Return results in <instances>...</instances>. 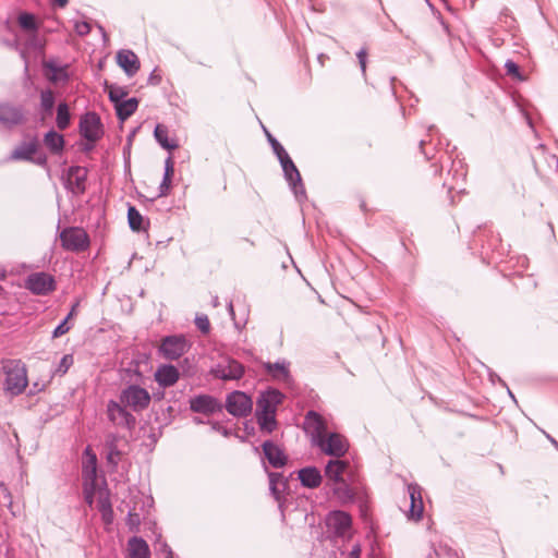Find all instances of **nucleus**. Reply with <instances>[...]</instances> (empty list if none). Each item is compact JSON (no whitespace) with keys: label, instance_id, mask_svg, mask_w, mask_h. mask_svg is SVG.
I'll return each instance as SVG.
<instances>
[{"label":"nucleus","instance_id":"nucleus-33","mask_svg":"<svg viewBox=\"0 0 558 558\" xmlns=\"http://www.w3.org/2000/svg\"><path fill=\"white\" fill-rule=\"evenodd\" d=\"M17 22L25 32L36 33L38 31V24L32 13L22 12L17 17Z\"/></svg>","mask_w":558,"mask_h":558},{"label":"nucleus","instance_id":"nucleus-63","mask_svg":"<svg viewBox=\"0 0 558 558\" xmlns=\"http://www.w3.org/2000/svg\"><path fill=\"white\" fill-rule=\"evenodd\" d=\"M424 144H425V141H424V140H422V141L420 142V147H421V149L423 148Z\"/></svg>","mask_w":558,"mask_h":558},{"label":"nucleus","instance_id":"nucleus-31","mask_svg":"<svg viewBox=\"0 0 558 558\" xmlns=\"http://www.w3.org/2000/svg\"><path fill=\"white\" fill-rule=\"evenodd\" d=\"M289 363L286 361L276 362V363H267L265 364L266 371L275 378L288 380L289 379Z\"/></svg>","mask_w":558,"mask_h":558},{"label":"nucleus","instance_id":"nucleus-61","mask_svg":"<svg viewBox=\"0 0 558 558\" xmlns=\"http://www.w3.org/2000/svg\"><path fill=\"white\" fill-rule=\"evenodd\" d=\"M228 307H229L230 313L232 314V313H233V305H232V303H231V302L229 303V306H228Z\"/></svg>","mask_w":558,"mask_h":558},{"label":"nucleus","instance_id":"nucleus-24","mask_svg":"<svg viewBox=\"0 0 558 558\" xmlns=\"http://www.w3.org/2000/svg\"><path fill=\"white\" fill-rule=\"evenodd\" d=\"M131 558H150L148 544L142 537L133 536L128 542Z\"/></svg>","mask_w":558,"mask_h":558},{"label":"nucleus","instance_id":"nucleus-26","mask_svg":"<svg viewBox=\"0 0 558 558\" xmlns=\"http://www.w3.org/2000/svg\"><path fill=\"white\" fill-rule=\"evenodd\" d=\"M44 68L48 71L47 76H48L49 81H51L53 83L59 82V81L65 82L69 78V75L66 72V65L62 66V65L57 64V62L53 60H48V61L44 62Z\"/></svg>","mask_w":558,"mask_h":558},{"label":"nucleus","instance_id":"nucleus-54","mask_svg":"<svg viewBox=\"0 0 558 558\" xmlns=\"http://www.w3.org/2000/svg\"><path fill=\"white\" fill-rule=\"evenodd\" d=\"M544 435L546 436V438L554 445V447L558 450V441L551 437L549 434H547L546 432H544Z\"/></svg>","mask_w":558,"mask_h":558},{"label":"nucleus","instance_id":"nucleus-49","mask_svg":"<svg viewBox=\"0 0 558 558\" xmlns=\"http://www.w3.org/2000/svg\"><path fill=\"white\" fill-rule=\"evenodd\" d=\"M508 74H519V66L511 60H508L505 64Z\"/></svg>","mask_w":558,"mask_h":558},{"label":"nucleus","instance_id":"nucleus-7","mask_svg":"<svg viewBox=\"0 0 558 558\" xmlns=\"http://www.w3.org/2000/svg\"><path fill=\"white\" fill-rule=\"evenodd\" d=\"M190 344L182 335L167 336L162 339L159 351L167 360H178L187 350Z\"/></svg>","mask_w":558,"mask_h":558},{"label":"nucleus","instance_id":"nucleus-14","mask_svg":"<svg viewBox=\"0 0 558 558\" xmlns=\"http://www.w3.org/2000/svg\"><path fill=\"white\" fill-rule=\"evenodd\" d=\"M190 409L195 413L213 414L221 411L222 405L209 395H198L190 400Z\"/></svg>","mask_w":558,"mask_h":558},{"label":"nucleus","instance_id":"nucleus-38","mask_svg":"<svg viewBox=\"0 0 558 558\" xmlns=\"http://www.w3.org/2000/svg\"><path fill=\"white\" fill-rule=\"evenodd\" d=\"M284 486L282 481V476L279 473H269V489L276 500L280 499V489L279 486Z\"/></svg>","mask_w":558,"mask_h":558},{"label":"nucleus","instance_id":"nucleus-6","mask_svg":"<svg viewBox=\"0 0 558 558\" xmlns=\"http://www.w3.org/2000/svg\"><path fill=\"white\" fill-rule=\"evenodd\" d=\"M60 241L65 250L73 252L85 251L89 245L87 233L82 228L76 227L65 228L60 233Z\"/></svg>","mask_w":558,"mask_h":558},{"label":"nucleus","instance_id":"nucleus-39","mask_svg":"<svg viewBox=\"0 0 558 558\" xmlns=\"http://www.w3.org/2000/svg\"><path fill=\"white\" fill-rule=\"evenodd\" d=\"M96 456L89 454V459L83 468V475L86 481L94 482L96 477Z\"/></svg>","mask_w":558,"mask_h":558},{"label":"nucleus","instance_id":"nucleus-28","mask_svg":"<svg viewBox=\"0 0 558 558\" xmlns=\"http://www.w3.org/2000/svg\"><path fill=\"white\" fill-rule=\"evenodd\" d=\"M138 100L136 98H130L126 100L120 101L117 106H114L117 116L121 121L130 118L137 109Z\"/></svg>","mask_w":558,"mask_h":558},{"label":"nucleus","instance_id":"nucleus-32","mask_svg":"<svg viewBox=\"0 0 558 558\" xmlns=\"http://www.w3.org/2000/svg\"><path fill=\"white\" fill-rule=\"evenodd\" d=\"M71 116L69 106L65 102H61L57 108L56 124L59 130H65L70 125Z\"/></svg>","mask_w":558,"mask_h":558},{"label":"nucleus","instance_id":"nucleus-58","mask_svg":"<svg viewBox=\"0 0 558 558\" xmlns=\"http://www.w3.org/2000/svg\"><path fill=\"white\" fill-rule=\"evenodd\" d=\"M36 162H37V163H39V165L45 163V162H46V157H44V156H43V157H39V158L36 160Z\"/></svg>","mask_w":558,"mask_h":558},{"label":"nucleus","instance_id":"nucleus-23","mask_svg":"<svg viewBox=\"0 0 558 558\" xmlns=\"http://www.w3.org/2000/svg\"><path fill=\"white\" fill-rule=\"evenodd\" d=\"M322 478L320 472L315 466L303 468L299 471V480L305 487H318L322 483Z\"/></svg>","mask_w":558,"mask_h":558},{"label":"nucleus","instance_id":"nucleus-34","mask_svg":"<svg viewBox=\"0 0 558 558\" xmlns=\"http://www.w3.org/2000/svg\"><path fill=\"white\" fill-rule=\"evenodd\" d=\"M54 107V94L51 89H45L40 93V108L45 116H51Z\"/></svg>","mask_w":558,"mask_h":558},{"label":"nucleus","instance_id":"nucleus-27","mask_svg":"<svg viewBox=\"0 0 558 558\" xmlns=\"http://www.w3.org/2000/svg\"><path fill=\"white\" fill-rule=\"evenodd\" d=\"M44 144L53 154H60L64 147V137L53 130H50L45 134Z\"/></svg>","mask_w":558,"mask_h":558},{"label":"nucleus","instance_id":"nucleus-16","mask_svg":"<svg viewBox=\"0 0 558 558\" xmlns=\"http://www.w3.org/2000/svg\"><path fill=\"white\" fill-rule=\"evenodd\" d=\"M87 179V169L80 166L70 167L68 171V187L74 194H83L85 192Z\"/></svg>","mask_w":558,"mask_h":558},{"label":"nucleus","instance_id":"nucleus-5","mask_svg":"<svg viewBox=\"0 0 558 558\" xmlns=\"http://www.w3.org/2000/svg\"><path fill=\"white\" fill-rule=\"evenodd\" d=\"M80 133L92 143V145L85 147V150L92 149L93 143L98 141L102 135V125L99 116L95 112H87L82 116L80 120Z\"/></svg>","mask_w":558,"mask_h":558},{"label":"nucleus","instance_id":"nucleus-2","mask_svg":"<svg viewBox=\"0 0 558 558\" xmlns=\"http://www.w3.org/2000/svg\"><path fill=\"white\" fill-rule=\"evenodd\" d=\"M5 374L4 387L12 396L21 395L27 387V371L20 360L7 361L3 365Z\"/></svg>","mask_w":558,"mask_h":558},{"label":"nucleus","instance_id":"nucleus-8","mask_svg":"<svg viewBox=\"0 0 558 558\" xmlns=\"http://www.w3.org/2000/svg\"><path fill=\"white\" fill-rule=\"evenodd\" d=\"M253 401L245 392L235 390L227 396L226 409L235 417H244L252 411Z\"/></svg>","mask_w":558,"mask_h":558},{"label":"nucleus","instance_id":"nucleus-40","mask_svg":"<svg viewBox=\"0 0 558 558\" xmlns=\"http://www.w3.org/2000/svg\"><path fill=\"white\" fill-rule=\"evenodd\" d=\"M141 524V515L135 511V509H132L129 511L126 517V525L131 531H137L138 526Z\"/></svg>","mask_w":558,"mask_h":558},{"label":"nucleus","instance_id":"nucleus-18","mask_svg":"<svg viewBox=\"0 0 558 558\" xmlns=\"http://www.w3.org/2000/svg\"><path fill=\"white\" fill-rule=\"evenodd\" d=\"M117 63L129 76H133L140 70L138 58L131 50H120L117 53Z\"/></svg>","mask_w":558,"mask_h":558},{"label":"nucleus","instance_id":"nucleus-46","mask_svg":"<svg viewBox=\"0 0 558 558\" xmlns=\"http://www.w3.org/2000/svg\"><path fill=\"white\" fill-rule=\"evenodd\" d=\"M359 64L362 71V74L365 76L366 74V63H367V50L365 48H362L356 53Z\"/></svg>","mask_w":558,"mask_h":558},{"label":"nucleus","instance_id":"nucleus-48","mask_svg":"<svg viewBox=\"0 0 558 558\" xmlns=\"http://www.w3.org/2000/svg\"><path fill=\"white\" fill-rule=\"evenodd\" d=\"M457 165L459 166V169H458V168H457V169H454V175H453V178H456V177H457L458 179H460L461 181H463V180H464V178H465V175H466V172H465V170H464V168H463V166H462V162H461V161H458V162H454V161H453V162H452V166H453V167H456Z\"/></svg>","mask_w":558,"mask_h":558},{"label":"nucleus","instance_id":"nucleus-1","mask_svg":"<svg viewBox=\"0 0 558 558\" xmlns=\"http://www.w3.org/2000/svg\"><path fill=\"white\" fill-rule=\"evenodd\" d=\"M304 429L311 434L313 441L324 453L339 458L347 452V440L337 433L327 435L326 422L317 412L308 411L306 413Z\"/></svg>","mask_w":558,"mask_h":558},{"label":"nucleus","instance_id":"nucleus-11","mask_svg":"<svg viewBox=\"0 0 558 558\" xmlns=\"http://www.w3.org/2000/svg\"><path fill=\"white\" fill-rule=\"evenodd\" d=\"M125 408L121 401L110 400L107 404L108 418L117 426L132 429L135 426L136 420Z\"/></svg>","mask_w":558,"mask_h":558},{"label":"nucleus","instance_id":"nucleus-30","mask_svg":"<svg viewBox=\"0 0 558 558\" xmlns=\"http://www.w3.org/2000/svg\"><path fill=\"white\" fill-rule=\"evenodd\" d=\"M173 171H174V168H173L172 158L168 157L165 161V173H163L162 181L159 185L158 197L168 195L170 186H171V178H172Z\"/></svg>","mask_w":558,"mask_h":558},{"label":"nucleus","instance_id":"nucleus-15","mask_svg":"<svg viewBox=\"0 0 558 558\" xmlns=\"http://www.w3.org/2000/svg\"><path fill=\"white\" fill-rule=\"evenodd\" d=\"M215 376L222 380H236L244 374V367L235 360H229L227 363L219 364L214 371Z\"/></svg>","mask_w":558,"mask_h":558},{"label":"nucleus","instance_id":"nucleus-45","mask_svg":"<svg viewBox=\"0 0 558 558\" xmlns=\"http://www.w3.org/2000/svg\"><path fill=\"white\" fill-rule=\"evenodd\" d=\"M155 549L160 554L163 555L165 558H171L172 557V550L168 546L166 542H162L161 539H158L155 544Z\"/></svg>","mask_w":558,"mask_h":558},{"label":"nucleus","instance_id":"nucleus-12","mask_svg":"<svg viewBox=\"0 0 558 558\" xmlns=\"http://www.w3.org/2000/svg\"><path fill=\"white\" fill-rule=\"evenodd\" d=\"M25 119L24 109L20 105L0 102V123L11 129L23 123Z\"/></svg>","mask_w":558,"mask_h":558},{"label":"nucleus","instance_id":"nucleus-35","mask_svg":"<svg viewBox=\"0 0 558 558\" xmlns=\"http://www.w3.org/2000/svg\"><path fill=\"white\" fill-rule=\"evenodd\" d=\"M276 414H260L256 413L257 422L262 430H266L267 433H271L276 426Z\"/></svg>","mask_w":558,"mask_h":558},{"label":"nucleus","instance_id":"nucleus-52","mask_svg":"<svg viewBox=\"0 0 558 558\" xmlns=\"http://www.w3.org/2000/svg\"><path fill=\"white\" fill-rule=\"evenodd\" d=\"M213 429L218 433H221L225 437L229 436V430L226 427L219 425L218 423L213 424Z\"/></svg>","mask_w":558,"mask_h":558},{"label":"nucleus","instance_id":"nucleus-59","mask_svg":"<svg viewBox=\"0 0 558 558\" xmlns=\"http://www.w3.org/2000/svg\"><path fill=\"white\" fill-rule=\"evenodd\" d=\"M213 305H214V306H218V305H219L218 296H215V298H214V300H213Z\"/></svg>","mask_w":558,"mask_h":558},{"label":"nucleus","instance_id":"nucleus-62","mask_svg":"<svg viewBox=\"0 0 558 558\" xmlns=\"http://www.w3.org/2000/svg\"><path fill=\"white\" fill-rule=\"evenodd\" d=\"M76 306H77V304H75V305L72 307L71 312H70V313H72V316H73V315H74V313H75V308H76Z\"/></svg>","mask_w":558,"mask_h":558},{"label":"nucleus","instance_id":"nucleus-60","mask_svg":"<svg viewBox=\"0 0 558 558\" xmlns=\"http://www.w3.org/2000/svg\"><path fill=\"white\" fill-rule=\"evenodd\" d=\"M86 500L88 504H92L93 502V497L92 496H86Z\"/></svg>","mask_w":558,"mask_h":558},{"label":"nucleus","instance_id":"nucleus-10","mask_svg":"<svg viewBox=\"0 0 558 558\" xmlns=\"http://www.w3.org/2000/svg\"><path fill=\"white\" fill-rule=\"evenodd\" d=\"M280 165L284 178L288 181L289 185L291 186L296 199L300 202L304 201L306 198L305 187L296 166L294 165L290 157L288 159H284L283 162Z\"/></svg>","mask_w":558,"mask_h":558},{"label":"nucleus","instance_id":"nucleus-21","mask_svg":"<svg viewBox=\"0 0 558 558\" xmlns=\"http://www.w3.org/2000/svg\"><path fill=\"white\" fill-rule=\"evenodd\" d=\"M408 493L411 500L410 514L412 518L420 519L424 510L422 489L417 484H410Z\"/></svg>","mask_w":558,"mask_h":558},{"label":"nucleus","instance_id":"nucleus-53","mask_svg":"<svg viewBox=\"0 0 558 558\" xmlns=\"http://www.w3.org/2000/svg\"><path fill=\"white\" fill-rule=\"evenodd\" d=\"M360 557H361V546L359 544H355L350 551V558H360Z\"/></svg>","mask_w":558,"mask_h":558},{"label":"nucleus","instance_id":"nucleus-55","mask_svg":"<svg viewBox=\"0 0 558 558\" xmlns=\"http://www.w3.org/2000/svg\"><path fill=\"white\" fill-rule=\"evenodd\" d=\"M59 8H64L68 4V0H53Z\"/></svg>","mask_w":558,"mask_h":558},{"label":"nucleus","instance_id":"nucleus-17","mask_svg":"<svg viewBox=\"0 0 558 558\" xmlns=\"http://www.w3.org/2000/svg\"><path fill=\"white\" fill-rule=\"evenodd\" d=\"M154 377L160 387L167 388L173 386L179 380L180 373L175 366L163 364L156 369Z\"/></svg>","mask_w":558,"mask_h":558},{"label":"nucleus","instance_id":"nucleus-44","mask_svg":"<svg viewBox=\"0 0 558 558\" xmlns=\"http://www.w3.org/2000/svg\"><path fill=\"white\" fill-rule=\"evenodd\" d=\"M124 96L125 92L121 87H113L109 92V99L114 104V106L122 101Z\"/></svg>","mask_w":558,"mask_h":558},{"label":"nucleus","instance_id":"nucleus-29","mask_svg":"<svg viewBox=\"0 0 558 558\" xmlns=\"http://www.w3.org/2000/svg\"><path fill=\"white\" fill-rule=\"evenodd\" d=\"M154 136L158 144L168 150H174L178 148V143L175 141H170L168 137V128L163 124H157L154 131Z\"/></svg>","mask_w":558,"mask_h":558},{"label":"nucleus","instance_id":"nucleus-9","mask_svg":"<svg viewBox=\"0 0 558 558\" xmlns=\"http://www.w3.org/2000/svg\"><path fill=\"white\" fill-rule=\"evenodd\" d=\"M25 288L36 295H47L56 289V280L48 272H34L27 276Z\"/></svg>","mask_w":558,"mask_h":558},{"label":"nucleus","instance_id":"nucleus-43","mask_svg":"<svg viewBox=\"0 0 558 558\" xmlns=\"http://www.w3.org/2000/svg\"><path fill=\"white\" fill-rule=\"evenodd\" d=\"M195 325L203 333H207L210 329V323L206 315L196 316Z\"/></svg>","mask_w":558,"mask_h":558},{"label":"nucleus","instance_id":"nucleus-57","mask_svg":"<svg viewBox=\"0 0 558 558\" xmlns=\"http://www.w3.org/2000/svg\"><path fill=\"white\" fill-rule=\"evenodd\" d=\"M21 57L25 60V72H27V71H28V63H27V60H26L25 53H24V52H22V53H21Z\"/></svg>","mask_w":558,"mask_h":558},{"label":"nucleus","instance_id":"nucleus-36","mask_svg":"<svg viewBox=\"0 0 558 558\" xmlns=\"http://www.w3.org/2000/svg\"><path fill=\"white\" fill-rule=\"evenodd\" d=\"M129 226L133 231H140L142 229L143 217L141 213L133 206L128 209Z\"/></svg>","mask_w":558,"mask_h":558},{"label":"nucleus","instance_id":"nucleus-3","mask_svg":"<svg viewBox=\"0 0 558 558\" xmlns=\"http://www.w3.org/2000/svg\"><path fill=\"white\" fill-rule=\"evenodd\" d=\"M151 397L149 392L138 385H130L120 393V401L124 407L141 412L149 407Z\"/></svg>","mask_w":558,"mask_h":558},{"label":"nucleus","instance_id":"nucleus-50","mask_svg":"<svg viewBox=\"0 0 558 558\" xmlns=\"http://www.w3.org/2000/svg\"><path fill=\"white\" fill-rule=\"evenodd\" d=\"M274 153L276 154L280 163H282L284 159H288L290 157L287 150L283 148V146H279V149L275 150Z\"/></svg>","mask_w":558,"mask_h":558},{"label":"nucleus","instance_id":"nucleus-4","mask_svg":"<svg viewBox=\"0 0 558 558\" xmlns=\"http://www.w3.org/2000/svg\"><path fill=\"white\" fill-rule=\"evenodd\" d=\"M326 526L337 537L350 538L352 531V518L342 510L330 511L326 517Z\"/></svg>","mask_w":558,"mask_h":558},{"label":"nucleus","instance_id":"nucleus-13","mask_svg":"<svg viewBox=\"0 0 558 558\" xmlns=\"http://www.w3.org/2000/svg\"><path fill=\"white\" fill-rule=\"evenodd\" d=\"M283 395L277 389L263 392L257 399L256 413L276 414L277 407L282 402Z\"/></svg>","mask_w":558,"mask_h":558},{"label":"nucleus","instance_id":"nucleus-64","mask_svg":"<svg viewBox=\"0 0 558 558\" xmlns=\"http://www.w3.org/2000/svg\"><path fill=\"white\" fill-rule=\"evenodd\" d=\"M449 189H450V190H456V189H458V185L452 184V185H450V187H449Z\"/></svg>","mask_w":558,"mask_h":558},{"label":"nucleus","instance_id":"nucleus-19","mask_svg":"<svg viewBox=\"0 0 558 558\" xmlns=\"http://www.w3.org/2000/svg\"><path fill=\"white\" fill-rule=\"evenodd\" d=\"M118 442H119V437L114 434H109L106 437V442H105L106 458H107V462L109 464H111L113 468H116L119 464V462L121 461V459L124 454V452L121 449H119Z\"/></svg>","mask_w":558,"mask_h":558},{"label":"nucleus","instance_id":"nucleus-41","mask_svg":"<svg viewBox=\"0 0 558 558\" xmlns=\"http://www.w3.org/2000/svg\"><path fill=\"white\" fill-rule=\"evenodd\" d=\"M71 317L72 313H69L68 316L54 328L52 331V338H59L71 329V326L68 325V320Z\"/></svg>","mask_w":558,"mask_h":558},{"label":"nucleus","instance_id":"nucleus-56","mask_svg":"<svg viewBox=\"0 0 558 558\" xmlns=\"http://www.w3.org/2000/svg\"><path fill=\"white\" fill-rule=\"evenodd\" d=\"M99 31L101 32L102 34V38L104 40L106 41L108 39V36H107V33L105 32V28L102 26H98Z\"/></svg>","mask_w":558,"mask_h":558},{"label":"nucleus","instance_id":"nucleus-42","mask_svg":"<svg viewBox=\"0 0 558 558\" xmlns=\"http://www.w3.org/2000/svg\"><path fill=\"white\" fill-rule=\"evenodd\" d=\"M72 364H73V356L71 354H65L61 359V361L57 367V373H59L60 375H64L69 371V368L72 366Z\"/></svg>","mask_w":558,"mask_h":558},{"label":"nucleus","instance_id":"nucleus-20","mask_svg":"<svg viewBox=\"0 0 558 558\" xmlns=\"http://www.w3.org/2000/svg\"><path fill=\"white\" fill-rule=\"evenodd\" d=\"M263 451L268 462L274 468H282L287 462V457L283 451L270 440L263 444Z\"/></svg>","mask_w":558,"mask_h":558},{"label":"nucleus","instance_id":"nucleus-25","mask_svg":"<svg viewBox=\"0 0 558 558\" xmlns=\"http://www.w3.org/2000/svg\"><path fill=\"white\" fill-rule=\"evenodd\" d=\"M347 466L348 463L342 460H330L325 469L326 477L333 483L343 481L342 474Z\"/></svg>","mask_w":558,"mask_h":558},{"label":"nucleus","instance_id":"nucleus-37","mask_svg":"<svg viewBox=\"0 0 558 558\" xmlns=\"http://www.w3.org/2000/svg\"><path fill=\"white\" fill-rule=\"evenodd\" d=\"M336 486L332 488L333 494L341 500V501H348L352 500L353 494L349 486L345 484L344 481H341L339 483H335Z\"/></svg>","mask_w":558,"mask_h":558},{"label":"nucleus","instance_id":"nucleus-51","mask_svg":"<svg viewBox=\"0 0 558 558\" xmlns=\"http://www.w3.org/2000/svg\"><path fill=\"white\" fill-rule=\"evenodd\" d=\"M266 135L274 151L279 149V146H282L269 132L266 131Z\"/></svg>","mask_w":558,"mask_h":558},{"label":"nucleus","instance_id":"nucleus-22","mask_svg":"<svg viewBox=\"0 0 558 558\" xmlns=\"http://www.w3.org/2000/svg\"><path fill=\"white\" fill-rule=\"evenodd\" d=\"M38 149V141L33 138L19 145L11 154L13 160H33Z\"/></svg>","mask_w":558,"mask_h":558},{"label":"nucleus","instance_id":"nucleus-47","mask_svg":"<svg viewBox=\"0 0 558 558\" xmlns=\"http://www.w3.org/2000/svg\"><path fill=\"white\" fill-rule=\"evenodd\" d=\"M75 32L81 36L87 35L90 32V26L87 22L76 23Z\"/></svg>","mask_w":558,"mask_h":558}]
</instances>
